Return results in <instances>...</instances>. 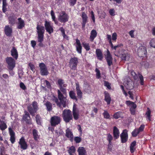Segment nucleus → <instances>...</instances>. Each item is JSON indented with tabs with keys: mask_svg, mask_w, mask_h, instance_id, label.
<instances>
[{
	"mask_svg": "<svg viewBox=\"0 0 155 155\" xmlns=\"http://www.w3.org/2000/svg\"><path fill=\"white\" fill-rule=\"evenodd\" d=\"M127 104H129L130 106V107L132 108H136L137 105L134 102L130 101H127Z\"/></svg>",
	"mask_w": 155,
	"mask_h": 155,
	"instance_id": "42",
	"label": "nucleus"
},
{
	"mask_svg": "<svg viewBox=\"0 0 155 155\" xmlns=\"http://www.w3.org/2000/svg\"><path fill=\"white\" fill-rule=\"evenodd\" d=\"M9 72V73L12 76H13L15 74V72L13 71L14 68H8Z\"/></svg>",
	"mask_w": 155,
	"mask_h": 155,
	"instance_id": "60",
	"label": "nucleus"
},
{
	"mask_svg": "<svg viewBox=\"0 0 155 155\" xmlns=\"http://www.w3.org/2000/svg\"><path fill=\"white\" fill-rule=\"evenodd\" d=\"M109 12L111 16H114L115 15V11L114 8L110 9Z\"/></svg>",
	"mask_w": 155,
	"mask_h": 155,
	"instance_id": "57",
	"label": "nucleus"
},
{
	"mask_svg": "<svg viewBox=\"0 0 155 155\" xmlns=\"http://www.w3.org/2000/svg\"><path fill=\"white\" fill-rule=\"evenodd\" d=\"M81 17L82 18V28L84 29L86 23L87 22L88 17L87 15L84 12H82Z\"/></svg>",
	"mask_w": 155,
	"mask_h": 155,
	"instance_id": "14",
	"label": "nucleus"
},
{
	"mask_svg": "<svg viewBox=\"0 0 155 155\" xmlns=\"http://www.w3.org/2000/svg\"><path fill=\"white\" fill-rule=\"evenodd\" d=\"M6 61L8 64L7 68H14L15 66V61L11 57H7L6 58Z\"/></svg>",
	"mask_w": 155,
	"mask_h": 155,
	"instance_id": "6",
	"label": "nucleus"
},
{
	"mask_svg": "<svg viewBox=\"0 0 155 155\" xmlns=\"http://www.w3.org/2000/svg\"><path fill=\"white\" fill-rule=\"evenodd\" d=\"M19 144L20 145L21 149L25 150L28 147V145L24 137H21L19 140Z\"/></svg>",
	"mask_w": 155,
	"mask_h": 155,
	"instance_id": "18",
	"label": "nucleus"
},
{
	"mask_svg": "<svg viewBox=\"0 0 155 155\" xmlns=\"http://www.w3.org/2000/svg\"><path fill=\"white\" fill-rule=\"evenodd\" d=\"M8 130L10 136V140L11 143L13 144L15 143V133L13 130L12 128L10 127L8 128Z\"/></svg>",
	"mask_w": 155,
	"mask_h": 155,
	"instance_id": "20",
	"label": "nucleus"
},
{
	"mask_svg": "<svg viewBox=\"0 0 155 155\" xmlns=\"http://www.w3.org/2000/svg\"><path fill=\"white\" fill-rule=\"evenodd\" d=\"M36 120L37 124L39 125H41V118L38 114H37L36 116Z\"/></svg>",
	"mask_w": 155,
	"mask_h": 155,
	"instance_id": "38",
	"label": "nucleus"
},
{
	"mask_svg": "<svg viewBox=\"0 0 155 155\" xmlns=\"http://www.w3.org/2000/svg\"><path fill=\"white\" fill-rule=\"evenodd\" d=\"M120 132L118 128L116 126L113 127V134L115 140L117 139L119 137Z\"/></svg>",
	"mask_w": 155,
	"mask_h": 155,
	"instance_id": "24",
	"label": "nucleus"
},
{
	"mask_svg": "<svg viewBox=\"0 0 155 155\" xmlns=\"http://www.w3.org/2000/svg\"><path fill=\"white\" fill-rule=\"evenodd\" d=\"M64 83V80L59 79L57 81V84L59 85L60 90L64 94H66L67 92L65 88L63 87L62 85Z\"/></svg>",
	"mask_w": 155,
	"mask_h": 155,
	"instance_id": "15",
	"label": "nucleus"
},
{
	"mask_svg": "<svg viewBox=\"0 0 155 155\" xmlns=\"http://www.w3.org/2000/svg\"><path fill=\"white\" fill-rule=\"evenodd\" d=\"M96 54L97 59L102 61L103 58V56L101 50L100 49H97L96 51Z\"/></svg>",
	"mask_w": 155,
	"mask_h": 155,
	"instance_id": "27",
	"label": "nucleus"
},
{
	"mask_svg": "<svg viewBox=\"0 0 155 155\" xmlns=\"http://www.w3.org/2000/svg\"><path fill=\"white\" fill-rule=\"evenodd\" d=\"M28 65L30 68V69L33 71H34L35 70V67L33 64L31 62L29 63Z\"/></svg>",
	"mask_w": 155,
	"mask_h": 155,
	"instance_id": "59",
	"label": "nucleus"
},
{
	"mask_svg": "<svg viewBox=\"0 0 155 155\" xmlns=\"http://www.w3.org/2000/svg\"><path fill=\"white\" fill-rule=\"evenodd\" d=\"M103 115L104 118L106 119H110V115L107 110H104Z\"/></svg>",
	"mask_w": 155,
	"mask_h": 155,
	"instance_id": "41",
	"label": "nucleus"
},
{
	"mask_svg": "<svg viewBox=\"0 0 155 155\" xmlns=\"http://www.w3.org/2000/svg\"><path fill=\"white\" fill-rule=\"evenodd\" d=\"M91 18L93 21V23H94L95 22V20L94 15V12H93V11H91Z\"/></svg>",
	"mask_w": 155,
	"mask_h": 155,
	"instance_id": "55",
	"label": "nucleus"
},
{
	"mask_svg": "<svg viewBox=\"0 0 155 155\" xmlns=\"http://www.w3.org/2000/svg\"><path fill=\"white\" fill-rule=\"evenodd\" d=\"M131 74L135 80H137L138 77L140 81V84L141 85L143 84V76L141 74H137L135 72L133 71L131 72Z\"/></svg>",
	"mask_w": 155,
	"mask_h": 155,
	"instance_id": "13",
	"label": "nucleus"
},
{
	"mask_svg": "<svg viewBox=\"0 0 155 155\" xmlns=\"http://www.w3.org/2000/svg\"><path fill=\"white\" fill-rule=\"evenodd\" d=\"M51 15L52 17V18L53 20V21H55V16L54 13V11L53 10H51Z\"/></svg>",
	"mask_w": 155,
	"mask_h": 155,
	"instance_id": "61",
	"label": "nucleus"
},
{
	"mask_svg": "<svg viewBox=\"0 0 155 155\" xmlns=\"http://www.w3.org/2000/svg\"><path fill=\"white\" fill-rule=\"evenodd\" d=\"M127 96H128L131 98V99H134V94L132 91H129L128 92V94H127Z\"/></svg>",
	"mask_w": 155,
	"mask_h": 155,
	"instance_id": "51",
	"label": "nucleus"
},
{
	"mask_svg": "<svg viewBox=\"0 0 155 155\" xmlns=\"http://www.w3.org/2000/svg\"><path fill=\"white\" fill-rule=\"evenodd\" d=\"M61 118L59 116H54L51 117L50 119V123L52 127H55L60 124Z\"/></svg>",
	"mask_w": 155,
	"mask_h": 155,
	"instance_id": "5",
	"label": "nucleus"
},
{
	"mask_svg": "<svg viewBox=\"0 0 155 155\" xmlns=\"http://www.w3.org/2000/svg\"><path fill=\"white\" fill-rule=\"evenodd\" d=\"M136 144V141L135 140L133 141L130 144V150L131 153H133L136 150L135 146Z\"/></svg>",
	"mask_w": 155,
	"mask_h": 155,
	"instance_id": "34",
	"label": "nucleus"
},
{
	"mask_svg": "<svg viewBox=\"0 0 155 155\" xmlns=\"http://www.w3.org/2000/svg\"><path fill=\"white\" fill-rule=\"evenodd\" d=\"M37 31L38 33V38H44V34L45 31V27L39 24H37L36 27Z\"/></svg>",
	"mask_w": 155,
	"mask_h": 155,
	"instance_id": "7",
	"label": "nucleus"
},
{
	"mask_svg": "<svg viewBox=\"0 0 155 155\" xmlns=\"http://www.w3.org/2000/svg\"><path fill=\"white\" fill-rule=\"evenodd\" d=\"M104 85L108 89H111L110 84L108 82L105 81H104Z\"/></svg>",
	"mask_w": 155,
	"mask_h": 155,
	"instance_id": "54",
	"label": "nucleus"
},
{
	"mask_svg": "<svg viewBox=\"0 0 155 155\" xmlns=\"http://www.w3.org/2000/svg\"><path fill=\"white\" fill-rule=\"evenodd\" d=\"M95 71L96 72V75L97 78L99 79L101 78V73L99 70L96 68L95 69Z\"/></svg>",
	"mask_w": 155,
	"mask_h": 155,
	"instance_id": "53",
	"label": "nucleus"
},
{
	"mask_svg": "<svg viewBox=\"0 0 155 155\" xmlns=\"http://www.w3.org/2000/svg\"><path fill=\"white\" fill-rule=\"evenodd\" d=\"M22 120L25 121L27 124L30 125L32 124V120L30 115L28 112L26 111H24V114L23 115Z\"/></svg>",
	"mask_w": 155,
	"mask_h": 155,
	"instance_id": "8",
	"label": "nucleus"
},
{
	"mask_svg": "<svg viewBox=\"0 0 155 155\" xmlns=\"http://www.w3.org/2000/svg\"><path fill=\"white\" fill-rule=\"evenodd\" d=\"M18 25L17 26V28L18 29H21L23 28L25 25L24 21L21 19V18L18 19Z\"/></svg>",
	"mask_w": 155,
	"mask_h": 155,
	"instance_id": "29",
	"label": "nucleus"
},
{
	"mask_svg": "<svg viewBox=\"0 0 155 155\" xmlns=\"http://www.w3.org/2000/svg\"><path fill=\"white\" fill-rule=\"evenodd\" d=\"M52 100L55 103L57 106L60 107V103L58 101V98L54 96H53Z\"/></svg>",
	"mask_w": 155,
	"mask_h": 155,
	"instance_id": "39",
	"label": "nucleus"
},
{
	"mask_svg": "<svg viewBox=\"0 0 155 155\" xmlns=\"http://www.w3.org/2000/svg\"><path fill=\"white\" fill-rule=\"evenodd\" d=\"M32 134L34 139L36 141H37L38 139L39 138L37 130L35 129H33L32 131Z\"/></svg>",
	"mask_w": 155,
	"mask_h": 155,
	"instance_id": "37",
	"label": "nucleus"
},
{
	"mask_svg": "<svg viewBox=\"0 0 155 155\" xmlns=\"http://www.w3.org/2000/svg\"><path fill=\"white\" fill-rule=\"evenodd\" d=\"M72 116L73 115V117L74 119L75 120H77L79 118V111L75 112L74 110L73 111L72 113Z\"/></svg>",
	"mask_w": 155,
	"mask_h": 155,
	"instance_id": "40",
	"label": "nucleus"
},
{
	"mask_svg": "<svg viewBox=\"0 0 155 155\" xmlns=\"http://www.w3.org/2000/svg\"><path fill=\"white\" fill-rule=\"evenodd\" d=\"M45 105L47 108V111H51L52 109V104L49 101H47Z\"/></svg>",
	"mask_w": 155,
	"mask_h": 155,
	"instance_id": "36",
	"label": "nucleus"
},
{
	"mask_svg": "<svg viewBox=\"0 0 155 155\" xmlns=\"http://www.w3.org/2000/svg\"><path fill=\"white\" fill-rule=\"evenodd\" d=\"M19 85L20 87L22 90H25L26 89V87L23 82H21L20 83Z\"/></svg>",
	"mask_w": 155,
	"mask_h": 155,
	"instance_id": "56",
	"label": "nucleus"
},
{
	"mask_svg": "<svg viewBox=\"0 0 155 155\" xmlns=\"http://www.w3.org/2000/svg\"><path fill=\"white\" fill-rule=\"evenodd\" d=\"M17 17L15 15H13L9 18V23L12 25H13L15 23V21Z\"/></svg>",
	"mask_w": 155,
	"mask_h": 155,
	"instance_id": "31",
	"label": "nucleus"
},
{
	"mask_svg": "<svg viewBox=\"0 0 155 155\" xmlns=\"http://www.w3.org/2000/svg\"><path fill=\"white\" fill-rule=\"evenodd\" d=\"M147 110L146 113V118H148L149 121L151 120L150 119V114L151 111L149 108L148 107L147 108Z\"/></svg>",
	"mask_w": 155,
	"mask_h": 155,
	"instance_id": "45",
	"label": "nucleus"
},
{
	"mask_svg": "<svg viewBox=\"0 0 155 155\" xmlns=\"http://www.w3.org/2000/svg\"><path fill=\"white\" fill-rule=\"evenodd\" d=\"M76 90L77 98L81 100L82 98V93L80 89V86L78 83L76 84Z\"/></svg>",
	"mask_w": 155,
	"mask_h": 155,
	"instance_id": "21",
	"label": "nucleus"
},
{
	"mask_svg": "<svg viewBox=\"0 0 155 155\" xmlns=\"http://www.w3.org/2000/svg\"><path fill=\"white\" fill-rule=\"evenodd\" d=\"M82 45L83 47L87 51H88L90 49V46L89 45L88 43H86L85 42H83Z\"/></svg>",
	"mask_w": 155,
	"mask_h": 155,
	"instance_id": "46",
	"label": "nucleus"
},
{
	"mask_svg": "<svg viewBox=\"0 0 155 155\" xmlns=\"http://www.w3.org/2000/svg\"><path fill=\"white\" fill-rule=\"evenodd\" d=\"M40 70V74L43 76L47 75L49 72L47 70V67L45 64L43 63H40L39 64Z\"/></svg>",
	"mask_w": 155,
	"mask_h": 155,
	"instance_id": "9",
	"label": "nucleus"
},
{
	"mask_svg": "<svg viewBox=\"0 0 155 155\" xmlns=\"http://www.w3.org/2000/svg\"><path fill=\"white\" fill-rule=\"evenodd\" d=\"M78 129L80 132V134L81 135L82 134V130L81 125L78 124Z\"/></svg>",
	"mask_w": 155,
	"mask_h": 155,
	"instance_id": "63",
	"label": "nucleus"
},
{
	"mask_svg": "<svg viewBox=\"0 0 155 155\" xmlns=\"http://www.w3.org/2000/svg\"><path fill=\"white\" fill-rule=\"evenodd\" d=\"M44 25L46 32L49 34H50L53 32V26L51 25L50 22L46 20L45 21Z\"/></svg>",
	"mask_w": 155,
	"mask_h": 155,
	"instance_id": "11",
	"label": "nucleus"
},
{
	"mask_svg": "<svg viewBox=\"0 0 155 155\" xmlns=\"http://www.w3.org/2000/svg\"><path fill=\"white\" fill-rule=\"evenodd\" d=\"M4 32L7 36L11 37L12 33V29L11 27L9 25H6L4 28Z\"/></svg>",
	"mask_w": 155,
	"mask_h": 155,
	"instance_id": "19",
	"label": "nucleus"
},
{
	"mask_svg": "<svg viewBox=\"0 0 155 155\" xmlns=\"http://www.w3.org/2000/svg\"><path fill=\"white\" fill-rule=\"evenodd\" d=\"M117 35L116 33L114 32L113 33L112 35V40L115 41L117 39Z\"/></svg>",
	"mask_w": 155,
	"mask_h": 155,
	"instance_id": "58",
	"label": "nucleus"
},
{
	"mask_svg": "<svg viewBox=\"0 0 155 155\" xmlns=\"http://www.w3.org/2000/svg\"><path fill=\"white\" fill-rule=\"evenodd\" d=\"M128 83L129 84H127V88L129 89H133L134 87L133 84V83L132 81H129Z\"/></svg>",
	"mask_w": 155,
	"mask_h": 155,
	"instance_id": "49",
	"label": "nucleus"
},
{
	"mask_svg": "<svg viewBox=\"0 0 155 155\" xmlns=\"http://www.w3.org/2000/svg\"><path fill=\"white\" fill-rule=\"evenodd\" d=\"M7 128V125L6 123L3 121L0 120V129L2 131H3Z\"/></svg>",
	"mask_w": 155,
	"mask_h": 155,
	"instance_id": "35",
	"label": "nucleus"
},
{
	"mask_svg": "<svg viewBox=\"0 0 155 155\" xmlns=\"http://www.w3.org/2000/svg\"><path fill=\"white\" fill-rule=\"evenodd\" d=\"M78 155H87V152L85 148L83 147H79L78 150Z\"/></svg>",
	"mask_w": 155,
	"mask_h": 155,
	"instance_id": "26",
	"label": "nucleus"
},
{
	"mask_svg": "<svg viewBox=\"0 0 155 155\" xmlns=\"http://www.w3.org/2000/svg\"><path fill=\"white\" fill-rule=\"evenodd\" d=\"M38 103L36 101L32 102V104L28 106V110L32 116H34L35 113L38 109Z\"/></svg>",
	"mask_w": 155,
	"mask_h": 155,
	"instance_id": "2",
	"label": "nucleus"
},
{
	"mask_svg": "<svg viewBox=\"0 0 155 155\" xmlns=\"http://www.w3.org/2000/svg\"><path fill=\"white\" fill-rule=\"evenodd\" d=\"M57 92L58 98L60 101L59 103H60V107L62 105L64 107H65L66 106V97L64 96V94L59 90H58Z\"/></svg>",
	"mask_w": 155,
	"mask_h": 155,
	"instance_id": "3",
	"label": "nucleus"
},
{
	"mask_svg": "<svg viewBox=\"0 0 155 155\" xmlns=\"http://www.w3.org/2000/svg\"><path fill=\"white\" fill-rule=\"evenodd\" d=\"M65 136L69 139L71 142L74 140V135L73 133L71 130L69 128H67L65 131Z\"/></svg>",
	"mask_w": 155,
	"mask_h": 155,
	"instance_id": "16",
	"label": "nucleus"
},
{
	"mask_svg": "<svg viewBox=\"0 0 155 155\" xmlns=\"http://www.w3.org/2000/svg\"><path fill=\"white\" fill-rule=\"evenodd\" d=\"M74 142L76 143H80L82 140L81 138L80 137H75L74 138Z\"/></svg>",
	"mask_w": 155,
	"mask_h": 155,
	"instance_id": "48",
	"label": "nucleus"
},
{
	"mask_svg": "<svg viewBox=\"0 0 155 155\" xmlns=\"http://www.w3.org/2000/svg\"><path fill=\"white\" fill-rule=\"evenodd\" d=\"M134 30H131L129 31V35L132 38H134Z\"/></svg>",
	"mask_w": 155,
	"mask_h": 155,
	"instance_id": "64",
	"label": "nucleus"
},
{
	"mask_svg": "<svg viewBox=\"0 0 155 155\" xmlns=\"http://www.w3.org/2000/svg\"><path fill=\"white\" fill-rule=\"evenodd\" d=\"M11 55L15 60H17L18 58V53L16 48L14 47H12L11 51Z\"/></svg>",
	"mask_w": 155,
	"mask_h": 155,
	"instance_id": "23",
	"label": "nucleus"
},
{
	"mask_svg": "<svg viewBox=\"0 0 155 155\" xmlns=\"http://www.w3.org/2000/svg\"><path fill=\"white\" fill-rule=\"evenodd\" d=\"M139 132H140L137 129H135L132 133V135L134 137H136L137 136Z\"/></svg>",
	"mask_w": 155,
	"mask_h": 155,
	"instance_id": "50",
	"label": "nucleus"
},
{
	"mask_svg": "<svg viewBox=\"0 0 155 155\" xmlns=\"http://www.w3.org/2000/svg\"><path fill=\"white\" fill-rule=\"evenodd\" d=\"M112 143H108V145L107 150L108 151L111 152L112 150Z\"/></svg>",
	"mask_w": 155,
	"mask_h": 155,
	"instance_id": "62",
	"label": "nucleus"
},
{
	"mask_svg": "<svg viewBox=\"0 0 155 155\" xmlns=\"http://www.w3.org/2000/svg\"><path fill=\"white\" fill-rule=\"evenodd\" d=\"M104 100L107 102V105H109L110 104L111 101V98L110 97L109 93L106 91H105L104 92Z\"/></svg>",
	"mask_w": 155,
	"mask_h": 155,
	"instance_id": "25",
	"label": "nucleus"
},
{
	"mask_svg": "<svg viewBox=\"0 0 155 155\" xmlns=\"http://www.w3.org/2000/svg\"><path fill=\"white\" fill-rule=\"evenodd\" d=\"M120 137L121 138V142H126V129L123 130V132L121 134Z\"/></svg>",
	"mask_w": 155,
	"mask_h": 155,
	"instance_id": "30",
	"label": "nucleus"
},
{
	"mask_svg": "<svg viewBox=\"0 0 155 155\" xmlns=\"http://www.w3.org/2000/svg\"><path fill=\"white\" fill-rule=\"evenodd\" d=\"M68 152L69 155H74V153L76 152V149L75 147L74 146H72L70 147Z\"/></svg>",
	"mask_w": 155,
	"mask_h": 155,
	"instance_id": "33",
	"label": "nucleus"
},
{
	"mask_svg": "<svg viewBox=\"0 0 155 155\" xmlns=\"http://www.w3.org/2000/svg\"><path fill=\"white\" fill-rule=\"evenodd\" d=\"M150 44L151 47L155 48V38H153L151 40Z\"/></svg>",
	"mask_w": 155,
	"mask_h": 155,
	"instance_id": "52",
	"label": "nucleus"
},
{
	"mask_svg": "<svg viewBox=\"0 0 155 155\" xmlns=\"http://www.w3.org/2000/svg\"><path fill=\"white\" fill-rule=\"evenodd\" d=\"M69 16L64 11L62 12L59 17L58 20L61 23H65L68 21Z\"/></svg>",
	"mask_w": 155,
	"mask_h": 155,
	"instance_id": "10",
	"label": "nucleus"
},
{
	"mask_svg": "<svg viewBox=\"0 0 155 155\" xmlns=\"http://www.w3.org/2000/svg\"><path fill=\"white\" fill-rule=\"evenodd\" d=\"M62 116L63 120L66 123H68L73 120L72 112L69 109H64L63 111Z\"/></svg>",
	"mask_w": 155,
	"mask_h": 155,
	"instance_id": "1",
	"label": "nucleus"
},
{
	"mask_svg": "<svg viewBox=\"0 0 155 155\" xmlns=\"http://www.w3.org/2000/svg\"><path fill=\"white\" fill-rule=\"evenodd\" d=\"M97 33L95 29H93L91 32V35L90 37V41L92 42L93 41L94 39L97 37Z\"/></svg>",
	"mask_w": 155,
	"mask_h": 155,
	"instance_id": "28",
	"label": "nucleus"
},
{
	"mask_svg": "<svg viewBox=\"0 0 155 155\" xmlns=\"http://www.w3.org/2000/svg\"><path fill=\"white\" fill-rule=\"evenodd\" d=\"M107 135V139L108 141V143H110V144L111 143H112V140L113 139L112 135L110 133L108 134Z\"/></svg>",
	"mask_w": 155,
	"mask_h": 155,
	"instance_id": "47",
	"label": "nucleus"
},
{
	"mask_svg": "<svg viewBox=\"0 0 155 155\" xmlns=\"http://www.w3.org/2000/svg\"><path fill=\"white\" fill-rule=\"evenodd\" d=\"M69 96L73 100H75L76 101H78V98L76 95L75 92L73 91H71L69 92Z\"/></svg>",
	"mask_w": 155,
	"mask_h": 155,
	"instance_id": "32",
	"label": "nucleus"
},
{
	"mask_svg": "<svg viewBox=\"0 0 155 155\" xmlns=\"http://www.w3.org/2000/svg\"><path fill=\"white\" fill-rule=\"evenodd\" d=\"M44 38L41 37V38H38V42H39L38 45L40 47H43L44 46V44L42 43V42L43 41Z\"/></svg>",
	"mask_w": 155,
	"mask_h": 155,
	"instance_id": "43",
	"label": "nucleus"
},
{
	"mask_svg": "<svg viewBox=\"0 0 155 155\" xmlns=\"http://www.w3.org/2000/svg\"><path fill=\"white\" fill-rule=\"evenodd\" d=\"M78 58L76 57L72 58L69 62L70 67L71 69L75 70L77 69V66L78 63Z\"/></svg>",
	"mask_w": 155,
	"mask_h": 155,
	"instance_id": "4",
	"label": "nucleus"
},
{
	"mask_svg": "<svg viewBox=\"0 0 155 155\" xmlns=\"http://www.w3.org/2000/svg\"><path fill=\"white\" fill-rule=\"evenodd\" d=\"M138 55L140 57H144L146 56L147 51L146 48L143 46L140 47L137 51Z\"/></svg>",
	"mask_w": 155,
	"mask_h": 155,
	"instance_id": "12",
	"label": "nucleus"
},
{
	"mask_svg": "<svg viewBox=\"0 0 155 155\" xmlns=\"http://www.w3.org/2000/svg\"><path fill=\"white\" fill-rule=\"evenodd\" d=\"M107 55L105 58L107 64L110 67L112 64L113 58L108 50H107Z\"/></svg>",
	"mask_w": 155,
	"mask_h": 155,
	"instance_id": "17",
	"label": "nucleus"
},
{
	"mask_svg": "<svg viewBox=\"0 0 155 155\" xmlns=\"http://www.w3.org/2000/svg\"><path fill=\"white\" fill-rule=\"evenodd\" d=\"M122 114V112L120 111L117 112L115 113L113 115L114 118L117 119L120 117Z\"/></svg>",
	"mask_w": 155,
	"mask_h": 155,
	"instance_id": "44",
	"label": "nucleus"
},
{
	"mask_svg": "<svg viewBox=\"0 0 155 155\" xmlns=\"http://www.w3.org/2000/svg\"><path fill=\"white\" fill-rule=\"evenodd\" d=\"M76 44V51L79 54H81L82 52V47L81 45L80 40L78 38L75 40Z\"/></svg>",
	"mask_w": 155,
	"mask_h": 155,
	"instance_id": "22",
	"label": "nucleus"
}]
</instances>
